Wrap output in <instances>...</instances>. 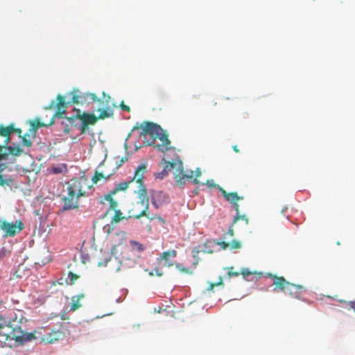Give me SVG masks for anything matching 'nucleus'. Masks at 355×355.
Returning <instances> with one entry per match:
<instances>
[{
  "mask_svg": "<svg viewBox=\"0 0 355 355\" xmlns=\"http://www.w3.org/2000/svg\"><path fill=\"white\" fill-rule=\"evenodd\" d=\"M14 132L17 133V134H18V135H19V137H21V135L22 131H21V129H19V128H15L14 127L13 133H14Z\"/></svg>",
  "mask_w": 355,
  "mask_h": 355,
  "instance_id": "nucleus-46",
  "label": "nucleus"
},
{
  "mask_svg": "<svg viewBox=\"0 0 355 355\" xmlns=\"http://www.w3.org/2000/svg\"><path fill=\"white\" fill-rule=\"evenodd\" d=\"M64 337V333L60 330L52 331L46 336V340L49 343L58 341Z\"/></svg>",
  "mask_w": 355,
  "mask_h": 355,
  "instance_id": "nucleus-18",
  "label": "nucleus"
},
{
  "mask_svg": "<svg viewBox=\"0 0 355 355\" xmlns=\"http://www.w3.org/2000/svg\"><path fill=\"white\" fill-rule=\"evenodd\" d=\"M12 320H7L5 317L0 316V329L4 328L5 327H8L10 326V323Z\"/></svg>",
  "mask_w": 355,
  "mask_h": 355,
  "instance_id": "nucleus-30",
  "label": "nucleus"
},
{
  "mask_svg": "<svg viewBox=\"0 0 355 355\" xmlns=\"http://www.w3.org/2000/svg\"><path fill=\"white\" fill-rule=\"evenodd\" d=\"M349 304L351 308L353 309L355 312V302H350Z\"/></svg>",
  "mask_w": 355,
  "mask_h": 355,
  "instance_id": "nucleus-47",
  "label": "nucleus"
},
{
  "mask_svg": "<svg viewBox=\"0 0 355 355\" xmlns=\"http://www.w3.org/2000/svg\"><path fill=\"white\" fill-rule=\"evenodd\" d=\"M75 120V116L64 118V120L62 122V125L63 126V131L64 133H69L70 128L73 125Z\"/></svg>",
  "mask_w": 355,
  "mask_h": 355,
  "instance_id": "nucleus-19",
  "label": "nucleus"
},
{
  "mask_svg": "<svg viewBox=\"0 0 355 355\" xmlns=\"http://www.w3.org/2000/svg\"><path fill=\"white\" fill-rule=\"evenodd\" d=\"M146 173V165L142 164L139 165L135 171L134 176L132 179L130 180L131 182H135L138 184V190H141L143 187H146L143 179L144 177V174Z\"/></svg>",
  "mask_w": 355,
  "mask_h": 355,
  "instance_id": "nucleus-13",
  "label": "nucleus"
},
{
  "mask_svg": "<svg viewBox=\"0 0 355 355\" xmlns=\"http://www.w3.org/2000/svg\"><path fill=\"white\" fill-rule=\"evenodd\" d=\"M205 184H207L209 188H217L219 190V185L216 184L213 180H207Z\"/></svg>",
  "mask_w": 355,
  "mask_h": 355,
  "instance_id": "nucleus-37",
  "label": "nucleus"
},
{
  "mask_svg": "<svg viewBox=\"0 0 355 355\" xmlns=\"http://www.w3.org/2000/svg\"><path fill=\"white\" fill-rule=\"evenodd\" d=\"M112 244L111 252L116 253V248L125 244L126 241L125 232L123 231H118L110 237Z\"/></svg>",
  "mask_w": 355,
  "mask_h": 355,
  "instance_id": "nucleus-9",
  "label": "nucleus"
},
{
  "mask_svg": "<svg viewBox=\"0 0 355 355\" xmlns=\"http://www.w3.org/2000/svg\"><path fill=\"white\" fill-rule=\"evenodd\" d=\"M71 94L72 96L71 103L73 104H83L86 102L87 99H90L92 101H100V98L94 94L82 93L78 89H73Z\"/></svg>",
  "mask_w": 355,
  "mask_h": 355,
  "instance_id": "nucleus-7",
  "label": "nucleus"
},
{
  "mask_svg": "<svg viewBox=\"0 0 355 355\" xmlns=\"http://www.w3.org/2000/svg\"><path fill=\"white\" fill-rule=\"evenodd\" d=\"M175 165V163L173 162H168L166 166L164 167L163 171L159 174V178H162L163 175L167 173V168L170 166V168H173Z\"/></svg>",
  "mask_w": 355,
  "mask_h": 355,
  "instance_id": "nucleus-32",
  "label": "nucleus"
},
{
  "mask_svg": "<svg viewBox=\"0 0 355 355\" xmlns=\"http://www.w3.org/2000/svg\"><path fill=\"white\" fill-rule=\"evenodd\" d=\"M119 107L123 111H126L128 112H130V107L129 106L125 105L124 101L121 102Z\"/></svg>",
  "mask_w": 355,
  "mask_h": 355,
  "instance_id": "nucleus-41",
  "label": "nucleus"
},
{
  "mask_svg": "<svg viewBox=\"0 0 355 355\" xmlns=\"http://www.w3.org/2000/svg\"><path fill=\"white\" fill-rule=\"evenodd\" d=\"M31 136H32V133L28 131V132L25 133L22 137L23 144L27 147H30L32 145V142L29 139Z\"/></svg>",
  "mask_w": 355,
  "mask_h": 355,
  "instance_id": "nucleus-28",
  "label": "nucleus"
},
{
  "mask_svg": "<svg viewBox=\"0 0 355 355\" xmlns=\"http://www.w3.org/2000/svg\"><path fill=\"white\" fill-rule=\"evenodd\" d=\"M233 226H234V225L232 224V225L228 229L227 232L225 235V239H227V236H229L230 237L234 236V230H233Z\"/></svg>",
  "mask_w": 355,
  "mask_h": 355,
  "instance_id": "nucleus-40",
  "label": "nucleus"
},
{
  "mask_svg": "<svg viewBox=\"0 0 355 355\" xmlns=\"http://www.w3.org/2000/svg\"><path fill=\"white\" fill-rule=\"evenodd\" d=\"M214 105H217V103H216V102H214Z\"/></svg>",
  "mask_w": 355,
  "mask_h": 355,
  "instance_id": "nucleus-51",
  "label": "nucleus"
},
{
  "mask_svg": "<svg viewBox=\"0 0 355 355\" xmlns=\"http://www.w3.org/2000/svg\"><path fill=\"white\" fill-rule=\"evenodd\" d=\"M103 99L101 100L100 101H97L99 103L101 106L103 107V109H98V111L100 112V114L97 116L98 119H104L108 117H110L112 116V110H110L108 109L109 102L110 99V96L109 95L106 96L105 94L103 92Z\"/></svg>",
  "mask_w": 355,
  "mask_h": 355,
  "instance_id": "nucleus-11",
  "label": "nucleus"
},
{
  "mask_svg": "<svg viewBox=\"0 0 355 355\" xmlns=\"http://www.w3.org/2000/svg\"><path fill=\"white\" fill-rule=\"evenodd\" d=\"M88 125H85V123H82L80 126L81 133L84 134L87 132Z\"/></svg>",
  "mask_w": 355,
  "mask_h": 355,
  "instance_id": "nucleus-45",
  "label": "nucleus"
},
{
  "mask_svg": "<svg viewBox=\"0 0 355 355\" xmlns=\"http://www.w3.org/2000/svg\"><path fill=\"white\" fill-rule=\"evenodd\" d=\"M111 259V255L109 254H107V255L105 257L103 260L99 261L98 263V266H105L107 263L110 261Z\"/></svg>",
  "mask_w": 355,
  "mask_h": 355,
  "instance_id": "nucleus-35",
  "label": "nucleus"
},
{
  "mask_svg": "<svg viewBox=\"0 0 355 355\" xmlns=\"http://www.w3.org/2000/svg\"><path fill=\"white\" fill-rule=\"evenodd\" d=\"M7 139L4 141V143H5V145L3 146H7L8 144L10 142V137H6Z\"/></svg>",
  "mask_w": 355,
  "mask_h": 355,
  "instance_id": "nucleus-48",
  "label": "nucleus"
},
{
  "mask_svg": "<svg viewBox=\"0 0 355 355\" xmlns=\"http://www.w3.org/2000/svg\"><path fill=\"white\" fill-rule=\"evenodd\" d=\"M10 331L8 333V337L17 342L23 343L24 331L21 328V322L17 318L12 320L10 326L8 327Z\"/></svg>",
  "mask_w": 355,
  "mask_h": 355,
  "instance_id": "nucleus-8",
  "label": "nucleus"
},
{
  "mask_svg": "<svg viewBox=\"0 0 355 355\" xmlns=\"http://www.w3.org/2000/svg\"><path fill=\"white\" fill-rule=\"evenodd\" d=\"M168 202V196L163 191H154L152 193L151 203L156 209H158L159 207Z\"/></svg>",
  "mask_w": 355,
  "mask_h": 355,
  "instance_id": "nucleus-14",
  "label": "nucleus"
},
{
  "mask_svg": "<svg viewBox=\"0 0 355 355\" xmlns=\"http://www.w3.org/2000/svg\"><path fill=\"white\" fill-rule=\"evenodd\" d=\"M112 192L105 196V200L110 202V209L116 210L117 207V202L113 199Z\"/></svg>",
  "mask_w": 355,
  "mask_h": 355,
  "instance_id": "nucleus-24",
  "label": "nucleus"
},
{
  "mask_svg": "<svg viewBox=\"0 0 355 355\" xmlns=\"http://www.w3.org/2000/svg\"><path fill=\"white\" fill-rule=\"evenodd\" d=\"M130 245L134 250H136L139 252H143L145 249L141 243L136 241H131Z\"/></svg>",
  "mask_w": 355,
  "mask_h": 355,
  "instance_id": "nucleus-27",
  "label": "nucleus"
},
{
  "mask_svg": "<svg viewBox=\"0 0 355 355\" xmlns=\"http://www.w3.org/2000/svg\"><path fill=\"white\" fill-rule=\"evenodd\" d=\"M130 183H131V181L129 182H123L119 184H118L116 187V188L112 191V194H116L119 191H125L128 189Z\"/></svg>",
  "mask_w": 355,
  "mask_h": 355,
  "instance_id": "nucleus-23",
  "label": "nucleus"
},
{
  "mask_svg": "<svg viewBox=\"0 0 355 355\" xmlns=\"http://www.w3.org/2000/svg\"><path fill=\"white\" fill-rule=\"evenodd\" d=\"M288 208L287 207H284L282 209V214H284L286 213V211H287Z\"/></svg>",
  "mask_w": 355,
  "mask_h": 355,
  "instance_id": "nucleus-49",
  "label": "nucleus"
},
{
  "mask_svg": "<svg viewBox=\"0 0 355 355\" xmlns=\"http://www.w3.org/2000/svg\"><path fill=\"white\" fill-rule=\"evenodd\" d=\"M219 191L221 193L224 198L232 205L235 211L239 212V205L238 204V201L243 200V197L239 196L236 192L227 193L222 187H219Z\"/></svg>",
  "mask_w": 355,
  "mask_h": 355,
  "instance_id": "nucleus-10",
  "label": "nucleus"
},
{
  "mask_svg": "<svg viewBox=\"0 0 355 355\" xmlns=\"http://www.w3.org/2000/svg\"><path fill=\"white\" fill-rule=\"evenodd\" d=\"M14 125L10 124L8 126L0 125V135L2 137H9L13 133Z\"/></svg>",
  "mask_w": 355,
  "mask_h": 355,
  "instance_id": "nucleus-22",
  "label": "nucleus"
},
{
  "mask_svg": "<svg viewBox=\"0 0 355 355\" xmlns=\"http://www.w3.org/2000/svg\"><path fill=\"white\" fill-rule=\"evenodd\" d=\"M76 119H80L81 122L85 123V125H94L97 121L98 117L94 114L83 113V114H78L75 116Z\"/></svg>",
  "mask_w": 355,
  "mask_h": 355,
  "instance_id": "nucleus-17",
  "label": "nucleus"
},
{
  "mask_svg": "<svg viewBox=\"0 0 355 355\" xmlns=\"http://www.w3.org/2000/svg\"><path fill=\"white\" fill-rule=\"evenodd\" d=\"M33 338H35V336L33 334H28V333L24 332L23 342L30 341Z\"/></svg>",
  "mask_w": 355,
  "mask_h": 355,
  "instance_id": "nucleus-38",
  "label": "nucleus"
},
{
  "mask_svg": "<svg viewBox=\"0 0 355 355\" xmlns=\"http://www.w3.org/2000/svg\"><path fill=\"white\" fill-rule=\"evenodd\" d=\"M219 285H223V279H221V277L220 278V280H219L218 282L210 284L209 287V290H213V288L215 286H219Z\"/></svg>",
  "mask_w": 355,
  "mask_h": 355,
  "instance_id": "nucleus-42",
  "label": "nucleus"
},
{
  "mask_svg": "<svg viewBox=\"0 0 355 355\" xmlns=\"http://www.w3.org/2000/svg\"><path fill=\"white\" fill-rule=\"evenodd\" d=\"M83 183H85V181L80 178H73L68 182L67 195L62 198L64 210H70L78 207V198L85 195V191L82 186Z\"/></svg>",
  "mask_w": 355,
  "mask_h": 355,
  "instance_id": "nucleus-3",
  "label": "nucleus"
},
{
  "mask_svg": "<svg viewBox=\"0 0 355 355\" xmlns=\"http://www.w3.org/2000/svg\"><path fill=\"white\" fill-rule=\"evenodd\" d=\"M24 228V224L20 220L15 223H9L4 220H0V229L3 231V237H12L19 233Z\"/></svg>",
  "mask_w": 355,
  "mask_h": 355,
  "instance_id": "nucleus-5",
  "label": "nucleus"
},
{
  "mask_svg": "<svg viewBox=\"0 0 355 355\" xmlns=\"http://www.w3.org/2000/svg\"><path fill=\"white\" fill-rule=\"evenodd\" d=\"M226 270H227V275L229 277H238L240 275L239 272H234V268L233 267H229L227 268Z\"/></svg>",
  "mask_w": 355,
  "mask_h": 355,
  "instance_id": "nucleus-36",
  "label": "nucleus"
},
{
  "mask_svg": "<svg viewBox=\"0 0 355 355\" xmlns=\"http://www.w3.org/2000/svg\"><path fill=\"white\" fill-rule=\"evenodd\" d=\"M49 125V124H45L44 123L40 122L39 120L36 119L31 123V128L29 129V132L32 133V137H35L36 132L39 128L46 127Z\"/></svg>",
  "mask_w": 355,
  "mask_h": 355,
  "instance_id": "nucleus-20",
  "label": "nucleus"
},
{
  "mask_svg": "<svg viewBox=\"0 0 355 355\" xmlns=\"http://www.w3.org/2000/svg\"><path fill=\"white\" fill-rule=\"evenodd\" d=\"M84 294H79L76 296H73L71 297L72 302L70 308V310L71 311H75L81 306L80 300L84 298Z\"/></svg>",
  "mask_w": 355,
  "mask_h": 355,
  "instance_id": "nucleus-21",
  "label": "nucleus"
},
{
  "mask_svg": "<svg viewBox=\"0 0 355 355\" xmlns=\"http://www.w3.org/2000/svg\"><path fill=\"white\" fill-rule=\"evenodd\" d=\"M136 193L138 195V200L132 202L131 207L128 210L130 217L140 218L142 216H146L150 220L155 219L157 216L155 214H151L148 211L149 198L147 194L146 187H143L141 190H137Z\"/></svg>",
  "mask_w": 355,
  "mask_h": 355,
  "instance_id": "nucleus-2",
  "label": "nucleus"
},
{
  "mask_svg": "<svg viewBox=\"0 0 355 355\" xmlns=\"http://www.w3.org/2000/svg\"><path fill=\"white\" fill-rule=\"evenodd\" d=\"M268 277L273 279V284L275 286V290L279 288L281 291L287 293L293 298L300 299L302 295L306 291L303 286L290 283L283 277H278L272 274H268Z\"/></svg>",
  "mask_w": 355,
  "mask_h": 355,
  "instance_id": "nucleus-4",
  "label": "nucleus"
},
{
  "mask_svg": "<svg viewBox=\"0 0 355 355\" xmlns=\"http://www.w3.org/2000/svg\"><path fill=\"white\" fill-rule=\"evenodd\" d=\"M233 149H234V150L236 153H238V152H239V149H238V148H237V146H234L233 147Z\"/></svg>",
  "mask_w": 355,
  "mask_h": 355,
  "instance_id": "nucleus-50",
  "label": "nucleus"
},
{
  "mask_svg": "<svg viewBox=\"0 0 355 355\" xmlns=\"http://www.w3.org/2000/svg\"><path fill=\"white\" fill-rule=\"evenodd\" d=\"M110 175H107V176H105L104 173L96 171L94 177L92 178V181L94 184H96L102 178L107 180L110 178Z\"/></svg>",
  "mask_w": 355,
  "mask_h": 355,
  "instance_id": "nucleus-26",
  "label": "nucleus"
},
{
  "mask_svg": "<svg viewBox=\"0 0 355 355\" xmlns=\"http://www.w3.org/2000/svg\"><path fill=\"white\" fill-rule=\"evenodd\" d=\"M236 214L234 216L232 222V225L236 224L239 220H242L245 222V225L248 224V218L245 215H241L240 214V209H239V212H236Z\"/></svg>",
  "mask_w": 355,
  "mask_h": 355,
  "instance_id": "nucleus-25",
  "label": "nucleus"
},
{
  "mask_svg": "<svg viewBox=\"0 0 355 355\" xmlns=\"http://www.w3.org/2000/svg\"><path fill=\"white\" fill-rule=\"evenodd\" d=\"M241 248V243L237 240H233L230 243V248L232 250L239 249Z\"/></svg>",
  "mask_w": 355,
  "mask_h": 355,
  "instance_id": "nucleus-34",
  "label": "nucleus"
},
{
  "mask_svg": "<svg viewBox=\"0 0 355 355\" xmlns=\"http://www.w3.org/2000/svg\"><path fill=\"white\" fill-rule=\"evenodd\" d=\"M114 211L115 213L112 220V223H119L124 218V217L122 216L121 211L119 209H116Z\"/></svg>",
  "mask_w": 355,
  "mask_h": 355,
  "instance_id": "nucleus-29",
  "label": "nucleus"
},
{
  "mask_svg": "<svg viewBox=\"0 0 355 355\" xmlns=\"http://www.w3.org/2000/svg\"><path fill=\"white\" fill-rule=\"evenodd\" d=\"M177 254L178 252L175 250L165 251L161 254L159 257L157 259V261L164 267H171L173 266V263L170 259L175 258L177 256Z\"/></svg>",
  "mask_w": 355,
  "mask_h": 355,
  "instance_id": "nucleus-16",
  "label": "nucleus"
},
{
  "mask_svg": "<svg viewBox=\"0 0 355 355\" xmlns=\"http://www.w3.org/2000/svg\"><path fill=\"white\" fill-rule=\"evenodd\" d=\"M176 268L182 273L189 275L192 274V271L189 268L183 267L180 263H177Z\"/></svg>",
  "mask_w": 355,
  "mask_h": 355,
  "instance_id": "nucleus-33",
  "label": "nucleus"
},
{
  "mask_svg": "<svg viewBox=\"0 0 355 355\" xmlns=\"http://www.w3.org/2000/svg\"><path fill=\"white\" fill-rule=\"evenodd\" d=\"M138 130L139 138L144 137L145 146H154L162 152L168 150L171 141L168 135L159 125L152 122H144L140 125L135 126L131 132Z\"/></svg>",
  "mask_w": 355,
  "mask_h": 355,
  "instance_id": "nucleus-1",
  "label": "nucleus"
},
{
  "mask_svg": "<svg viewBox=\"0 0 355 355\" xmlns=\"http://www.w3.org/2000/svg\"><path fill=\"white\" fill-rule=\"evenodd\" d=\"M149 274L151 276H153L154 275H157L159 277H161V276L163 275V272L159 270V268H155V272H151Z\"/></svg>",
  "mask_w": 355,
  "mask_h": 355,
  "instance_id": "nucleus-43",
  "label": "nucleus"
},
{
  "mask_svg": "<svg viewBox=\"0 0 355 355\" xmlns=\"http://www.w3.org/2000/svg\"><path fill=\"white\" fill-rule=\"evenodd\" d=\"M78 278V275L73 273L72 272H69L68 274L69 282H67V284L72 285Z\"/></svg>",
  "mask_w": 355,
  "mask_h": 355,
  "instance_id": "nucleus-31",
  "label": "nucleus"
},
{
  "mask_svg": "<svg viewBox=\"0 0 355 355\" xmlns=\"http://www.w3.org/2000/svg\"><path fill=\"white\" fill-rule=\"evenodd\" d=\"M23 150L19 147L3 146L0 145V160H6L9 155L19 156Z\"/></svg>",
  "mask_w": 355,
  "mask_h": 355,
  "instance_id": "nucleus-12",
  "label": "nucleus"
},
{
  "mask_svg": "<svg viewBox=\"0 0 355 355\" xmlns=\"http://www.w3.org/2000/svg\"><path fill=\"white\" fill-rule=\"evenodd\" d=\"M218 245H219L224 250H226L227 248H230V243H227L225 241L218 242Z\"/></svg>",
  "mask_w": 355,
  "mask_h": 355,
  "instance_id": "nucleus-44",
  "label": "nucleus"
},
{
  "mask_svg": "<svg viewBox=\"0 0 355 355\" xmlns=\"http://www.w3.org/2000/svg\"><path fill=\"white\" fill-rule=\"evenodd\" d=\"M57 110L55 113L54 116L51 119L49 125H52L54 123V118L55 116H59L62 118L63 114L65 112V110L67 107V103L65 102L64 97L62 95L58 94L57 96Z\"/></svg>",
  "mask_w": 355,
  "mask_h": 355,
  "instance_id": "nucleus-15",
  "label": "nucleus"
},
{
  "mask_svg": "<svg viewBox=\"0 0 355 355\" xmlns=\"http://www.w3.org/2000/svg\"><path fill=\"white\" fill-rule=\"evenodd\" d=\"M240 274H241L244 277H245L247 276L252 275L253 272L250 271L248 268H243L241 270Z\"/></svg>",
  "mask_w": 355,
  "mask_h": 355,
  "instance_id": "nucleus-39",
  "label": "nucleus"
},
{
  "mask_svg": "<svg viewBox=\"0 0 355 355\" xmlns=\"http://www.w3.org/2000/svg\"><path fill=\"white\" fill-rule=\"evenodd\" d=\"M193 171H190L189 173H186L183 169H180L177 171L175 175V179L178 184L182 185L185 184L187 180H193V184H200V181L198 180V178L200 177L202 174L200 168H198L195 171L196 177L193 178Z\"/></svg>",
  "mask_w": 355,
  "mask_h": 355,
  "instance_id": "nucleus-6",
  "label": "nucleus"
}]
</instances>
